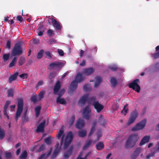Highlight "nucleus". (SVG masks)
Segmentation results:
<instances>
[{
    "instance_id": "nucleus-1",
    "label": "nucleus",
    "mask_w": 159,
    "mask_h": 159,
    "mask_svg": "<svg viewBox=\"0 0 159 159\" xmlns=\"http://www.w3.org/2000/svg\"><path fill=\"white\" fill-rule=\"evenodd\" d=\"M139 139L138 134H130L128 137L125 144V147L126 149L134 147Z\"/></svg>"
},
{
    "instance_id": "nucleus-2",
    "label": "nucleus",
    "mask_w": 159,
    "mask_h": 159,
    "mask_svg": "<svg viewBox=\"0 0 159 159\" xmlns=\"http://www.w3.org/2000/svg\"><path fill=\"white\" fill-rule=\"evenodd\" d=\"M17 109L16 113L15 120L17 121L20 116L23 110L24 102L23 99L20 98L17 99Z\"/></svg>"
},
{
    "instance_id": "nucleus-3",
    "label": "nucleus",
    "mask_w": 159,
    "mask_h": 159,
    "mask_svg": "<svg viewBox=\"0 0 159 159\" xmlns=\"http://www.w3.org/2000/svg\"><path fill=\"white\" fill-rule=\"evenodd\" d=\"M63 66L64 64L63 62L57 61L50 63L48 66V68L49 70H54L57 69L60 70Z\"/></svg>"
},
{
    "instance_id": "nucleus-4",
    "label": "nucleus",
    "mask_w": 159,
    "mask_h": 159,
    "mask_svg": "<svg viewBox=\"0 0 159 159\" xmlns=\"http://www.w3.org/2000/svg\"><path fill=\"white\" fill-rule=\"evenodd\" d=\"M139 81L140 80L139 79L134 80L129 84V87L132 89L137 93L139 92L141 88L140 86L138 83Z\"/></svg>"
},
{
    "instance_id": "nucleus-5",
    "label": "nucleus",
    "mask_w": 159,
    "mask_h": 159,
    "mask_svg": "<svg viewBox=\"0 0 159 159\" xmlns=\"http://www.w3.org/2000/svg\"><path fill=\"white\" fill-rule=\"evenodd\" d=\"M147 122V120L146 119L141 120L132 128L131 130L135 131L143 129L145 126Z\"/></svg>"
},
{
    "instance_id": "nucleus-6",
    "label": "nucleus",
    "mask_w": 159,
    "mask_h": 159,
    "mask_svg": "<svg viewBox=\"0 0 159 159\" xmlns=\"http://www.w3.org/2000/svg\"><path fill=\"white\" fill-rule=\"evenodd\" d=\"M22 53V51L20 45L19 43H16L12 50V54L13 56L20 55Z\"/></svg>"
},
{
    "instance_id": "nucleus-7",
    "label": "nucleus",
    "mask_w": 159,
    "mask_h": 159,
    "mask_svg": "<svg viewBox=\"0 0 159 159\" xmlns=\"http://www.w3.org/2000/svg\"><path fill=\"white\" fill-rule=\"evenodd\" d=\"M73 138L72 133L71 131L69 132L66 136L64 143V148L66 149L70 144Z\"/></svg>"
},
{
    "instance_id": "nucleus-8",
    "label": "nucleus",
    "mask_w": 159,
    "mask_h": 159,
    "mask_svg": "<svg viewBox=\"0 0 159 159\" xmlns=\"http://www.w3.org/2000/svg\"><path fill=\"white\" fill-rule=\"evenodd\" d=\"M91 110L90 109L89 106H86L82 113L84 118L86 120H89L91 116Z\"/></svg>"
},
{
    "instance_id": "nucleus-9",
    "label": "nucleus",
    "mask_w": 159,
    "mask_h": 159,
    "mask_svg": "<svg viewBox=\"0 0 159 159\" xmlns=\"http://www.w3.org/2000/svg\"><path fill=\"white\" fill-rule=\"evenodd\" d=\"M138 116V113L136 111L132 112L130 117L129 118L127 125H130L133 123L135 120Z\"/></svg>"
},
{
    "instance_id": "nucleus-10",
    "label": "nucleus",
    "mask_w": 159,
    "mask_h": 159,
    "mask_svg": "<svg viewBox=\"0 0 159 159\" xmlns=\"http://www.w3.org/2000/svg\"><path fill=\"white\" fill-rule=\"evenodd\" d=\"M92 105L98 113L100 112L104 108V106L100 104L98 101L93 102Z\"/></svg>"
},
{
    "instance_id": "nucleus-11",
    "label": "nucleus",
    "mask_w": 159,
    "mask_h": 159,
    "mask_svg": "<svg viewBox=\"0 0 159 159\" xmlns=\"http://www.w3.org/2000/svg\"><path fill=\"white\" fill-rule=\"evenodd\" d=\"M89 96L88 94H86L82 96L78 101L79 104L82 105L85 104L86 102H88V99Z\"/></svg>"
},
{
    "instance_id": "nucleus-12",
    "label": "nucleus",
    "mask_w": 159,
    "mask_h": 159,
    "mask_svg": "<svg viewBox=\"0 0 159 159\" xmlns=\"http://www.w3.org/2000/svg\"><path fill=\"white\" fill-rule=\"evenodd\" d=\"M46 123L45 120H43L38 125L37 127L36 131L37 132H44V127Z\"/></svg>"
},
{
    "instance_id": "nucleus-13",
    "label": "nucleus",
    "mask_w": 159,
    "mask_h": 159,
    "mask_svg": "<svg viewBox=\"0 0 159 159\" xmlns=\"http://www.w3.org/2000/svg\"><path fill=\"white\" fill-rule=\"evenodd\" d=\"M64 137V134L63 130L62 129H61L57 135V138L59 140L61 137L60 143L61 146H62L63 144Z\"/></svg>"
},
{
    "instance_id": "nucleus-14",
    "label": "nucleus",
    "mask_w": 159,
    "mask_h": 159,
    "mask_svg": "<svg viewBox=\"0 0 159 159\" xmlns=\"http://www.w3.org/2000/svg\"><path fill=\"white\" fill-rule=\"evenodd\" d=\"M141 151L140 148H137L131 155V159H135L139 155Z\"/></svg>"
},
{
    "instance_id": "nucleus-15",
    "label": "nucleus",
    "mask_w": 159,
    "mask_h": 159,
    "mask_svg": "<svg viewBox=\"0 0 159 159\" xmlns=\"http://www.w3.org/2000/svg\"><path fill=\"white\" fill-rule=\"evenodd\" d=\"M84 121L83 120L79 119L76 123V127L78 129H80L84 126Z\"/></svg>"
},
{
    "instance_id": "nucleus-16",
    "label": "nucleus",
    "mask_w": 159,
    "mask_h": 159,
    "mask_svg": "<svg viewBox=\"0 0 159 159\" xmlns=\"http://www.w3.org/2000/svg\"><path fill=\"white\" fill-rule=\"evenodd\" d=\"M95 70L93 68L90 67L84 69L83 73L86 75H89L94 72Z\"/></svg>"
},
{
    "instance_id": "nucleus-17",
    "label": "nucleus",
    "mask_w": 159,
    "mask_h": 159,
    "mask_svg": "<svg viewBox=\"0 0 159 159\" xmlns=\"http://www.w3.org/2000/svg\"><path fill=\"white\" fill-rule=\"evenodd\" d=\"M84 78L81 73H78L76 76L74 81L78 83H80L83 81Z\"/></svg>"
},
{
    "instance_id": "nucleus-18",
    "label": "nucleus",
    "mask_w": 159,
    "mask_h": 159,
    "mask_svg": "<svg viewBox=\"0 0 159 159\" xmlns=\"http://www.w3.org/2000/svg\"><path fill=\"white\" fill-rule=\"evenodd\" d=\"M61 88V84L60 82L58 81L55 84L53 88V93L56 94L59 91Z\"/></svg>"
},
{
    "instance_id": "nucleus-19",
    "label": "nucleus",
    "mask_w": 159,
    "mask_h": 159,
    "mask_svg": "<svg viewBox=\"0 0 159 159\" xmlns=\"http://www.w3.org/2000/svg\"><path fill=\"white\" fill-rule=\"evenodd\" d=\"M150 139V137L149 135L145 136L144 137L139 143V145L140 146H142L145 144V143H148Z\"/></svg>"
},
{
    "instance_id": "nucleus-20",
    "label": "nucleus",
    "mask_w": 159,
    "mask_h": 159,
    "mask_svg": "<svg viewBox=\"0 0 159 159\" xmlns=\"http://www.w3.org/2000/svg\"><path fill=\"white\" fill-rule=\"evenodd\" d=\"M73 150V147L71 146L70 147L69 149L68 150L64 153V157L66 159L69 158V157L71 154Z\"/></svg>"
},
{
    "instance_id": "nucleus-21",
    "label": "nucleus",
    "mask_w": 159,
    "mask_h": 159,
    "mask_svg": "<svg viewBox=\"0 0 159 159\" xmlns=\"http://www.w3.org/2000/svg\"><path fill=\"white\" fill-rule=\"evenodd\" d=\"M78 83L75 81H72L71 83L70 89L72 91H75L77 89L78 87Z\"/></svg>"
},
{
    "instance_id": "nucleus-22",
    "label": "nucleus",
    "mask_w": 159,
    "mask_h": 159,
    "mask_svg": "<svg viewBox=\"0 0 159 159\" xmlns=\"http://www.w3.org/2000/svg\"><path fill=\"white\" fill-rule=\"evenodd\" d=\"M19 74L18 72H16L15 73L11 75L9 77V82L11 83L12 81L15 80L17 78V76Z\"/></svg>"
},
{
    "instance_id": "nucleus-23",
    "label": "nucleus",
    "mask_w": 159,
    "mask_h": 159,
    "mask_svg": "<svg viewBox=\"0 0 159 159\" xmlns=\"http://www.w3.org/2000/svg\"><path fill=\"white\" fill-rule=\"evenodd\" d=\"M95 79L96 81L94 84V87L95 88H97L101 83L102 81L101 78L100 77L97 76L95 78Z\"/></svg>"
},
{
    "instance_id": "nucleus-24",
    "label": "nucleus",
    "mask_w": 159,
    "mask_h": 159,
    "mask_svg": "<svg viewBox=\"0 0 159 159\" xmlns=\"http://www.w3.org/2000/svg\"><path fill=\"white\" fill-rule=\"evenodd\" d=\"M104 147V144L102 142H100L96 145V148L98 150H101Z\"/></svg>"
},
{
    "instance_id": "nucleus-25",
    "label": "nucleus",
    "mask_w": 159,
    "mask_h": 159,
    "mask_svg": "<svg viewBox=\"0 0 159 159\" xmlns=\"http://www.w3.org/2000/svg\"><path fill=\"white\" fill-rule=\"evenodd\" d=\"M57 103L64 105L66 104V100L63 98H61V97H57L56 99Z\"/></svg>"
},
{
    "instance_id": "nucleus-26",
    "label": "nucleus",
    "mask_w": 159,
    "mask_h": 159,
    "mask_svg": "<svg viewBox=\"0 0 159 159\" xmlns=\"http://www.w3.org/2000/svg\"><path fill=\"white\" fill-rule=\"evenodd\" d=\"M53 26L55 28L56 30L57 31H59L61 29V25L57 20L55 22Z\"/></svg>"
},
{
    "instance_id": "nucleus-27",
    "label": "nucleus",
    "mask_w": 159,
    "mask_h": 159,
    "mask_svg": "<svg viewBox=\"0 0 159 159\" xmlns=\"http://www.w3.org/2000/svg\"><path fill=\"white\" fill-rule=\"evenodd\" d=\"M28 156L27 152L25 150L22 152L19 157L20 159H26Z\"/></svg>"
},
{
    "instance_id": "nucleus-28",
    "label": "nucleus",
    "mask_w": 159,
    "mask_h": 159,
    "mask_svg": "<svg viewBox=\"0 0 159 159\" xmlns=\"http://www.w3.org/2000/svg\"><path fill=\"white\" fill-rule=\"evenodd\" d=\"M17 60V57H14V58L12 59L11 61L9 64V68H11L13 66H14L16 63Z\"/></svg>"
},
{
    "instance_id": "nucleus-29",
    "label": "nucleus",
    "mask_w": 159,
    "mask_h": 159,
    "mask_svg": "<svg viewBox=\"0 0 159 159\" xmlns=\"http://www.w3.org/2000/svg\"><path fill=\"white\" fill-rule=\"evenodd\" d=\"M87 131L86 130H81L80 131L78 132L79 136L80 137L84 138L86 135Z\"/></svg>"
},
{
    "instance_id": "nucleus-30",
    "label": "nucleus",
    "mask_w": 159,
    "mask_h": 159,
    "mask_svg": "<svg viewBox=\"0 0 159 159\" xmlns=\"http://www.w3.org/2000/svg\"><path fill=\"white\" fill-rule=\"evenodd\" d=\"M91 144V140H89L87 141L86 143H85L83 148V150H84L87 149L90 146Z\"/></svg>"
},
{
    "instance_id": "nucleus-31",
    "label": "nucleus",
    "mask_w": 159,
    "mask_h": 159,
    "mask_svg": "<svg viewBox=\"0 0 159 159\" xmlns=\"http://www.w3.org/2000/svg\"><path fill=\"white\" fill-rule=\"evenodd\" d=\"M5 133L4 129L0 127V140H2L5 137Z\"/></svg>"
},
{
    "instance_id": "nucleus-32",
    "label": "nucleus",
    "mask_w": 159,
    "mask_h": 159,
    "mask_svg": "<svg viewBox=\"0 0 159 159\" xmlns=\"http://www.w3.org/2000/svg\"><path fill=\"white\" fill-rule=\"evenodd\" d=\"M110 82L111 84V86L112 87H115L117 83L116 79L114 77L111 78Z\"/></svg>"
},
{
    "instance_id": "nucleus-33",
    "label": "nucleus",
    "mask_w": 159,
    "mask_h": 159,
    "mask_svg": "<svg viewBox=\"0 0 159 159\" xmlns=\"http://www.w3.org/2000/svg\"><path fill=\"white\" fill-rule=\"evenodd\" d=\"M14 90L13 89H11L7 90V96L8 97H13L14 96Z\"/></svg>"
},
{
    "instance_id": "nucleus-34",
    "label": "nucleus",
    "mask_w": 159,
    "mask_h": 159,
    "mask_svg": "<svg viewBox=\"0 0 159 159\" xmlns=\"http://www.w3.org/2000/svg\"><path fill=\"white\" fill-rule=\"evenodd\" d=\"M41 109V107L40 106H38L35 108V115L36 117H38L39 115Z\"/></svg>"
},
{
    "instance_id": "nucleus-35",
    "label": "nucleus",
    "mask_w": 159,
    "mask_h": 159,
    "mask_svg": "<svg viewBox=\"0 0 159 159\" xmlns=\"http://www.w3.org/2000/svg\"><path fill=\"white\" fill-rule=\"evenodd\" d=\"M25 61V57H21L18 61L19 66H21L23 65Z\"/></svg>"
},
{
    "instance_id": "nucleus-36",
    "label": "nucleus",
    "mask_w": 159,
    "mask_h": 159,
    "mask_svg": "<svg viewBox=\"0 0 159 159\" xmlns=\"http://www.w3.org/2000/svg\"><path fill=\"white\" fill-rule=\"evenodd\" d=\"M44 51L43 49H41L38 52L37 55V58L38 59L41 58L43 57V53Z\"/></svg>"
},
{
    "instance_id": "nucleus-37",
    "label": "nucleus",
    "mask_w": 159,
    "mask_h": 159,
    "mask_svg": "<svg viewBox=\"0 0 159 159\" xmlns=\"http://www.w3.org/2000/svg\"><path fill=\"white\" fill-rule=\"evenodd\" d=\"M60 150H59V149H55L52 155V158H53L56 157L59 152Z\"/></svg>"
},
{
    "instance_id": "nucleus-38",
    "label": "nucleus",
    "mask_w": 159,
    "mask_h": 159,
    "mask_svg": "<svg viewBox=\"0 0 159 159\" xmlns=\"http://www.w3.org/2000/svg\"><path fill=\"white\" fill-rule=\"evenodd\" d=\"M57 75V72L56 71H52L48 75V78L50 80H51L53 78L55 77Z\"/></svg>"
},
{
    "instance_id": "nucleus-39",
    "label": "nucleus",
    "mask_w": 159,
    "mask_h": 159,
    "mask_svg": "<svg viewBox=\"0 0 159 159\" xmlns=\"http://www.w3.org/2000/svg\"><path fill=\"white\" fill-rule=\"evenodd\" d=\"M128 110V104H126L123 107V110L121 111V113L124 114V115L125 116L127 113Z\"/></svg>"
},
{
    "instance_id": "nucleus-40",
    "label": "nucleus",
    "mask_w": 159,
    "mask_h": 159,
    "mask_svg": "<svg viewBox=\"0 0 159 159\" xmlns=\"http://www.w3.org/2000/svg\"><path fill=\"white\" fill-rule=\"evenodd\" d=\"M75 118V115H72L69 121V126L71 127L73 124Z\"/></svg>"
},
{
    "instance_id": "nucleus-41",
    "label": "nucleus",
    "mask_w": 159,
    "mask_h": 159,
    "mask_svg": "<svg viewBox=\"0 0 159 159\" xmlns=\"http://www.w3.org/2000/svg\"><path fill=\"white\" fill-rule=\"evenodd\" d=\"M56 20L53 18H49L48 19V23L50 25H51V24L52 25L54 24V23L56 21Z\"/></svg>"
},
{
    "instance_id": "nucleus-42",
    "label": "nucleus",
    "mask_w": 159,
    "mask_h": 159,
    "mask_svg": "<svg viewBox=\"0 0 159 159\" xmlns=\"http://www.w3.org/2000/svg\"><path fill=\"white\" fill-rule=\"evenodd\" d=\"M10 53L5 54L3 55V58L4 61L6 62L9 59L10 57Z\"/></svg>"
},
{
    "instance_id": "nucleus-43",
    "label": "nucleus",
    "mask_w": 159,
    "mask_h": 159,
    "mask_svg": "<svg viewBox=\"0 0 159 159\" xmlns=\"http://www.w3.org/2000/svg\"><path fill=\"white\" fill-rule=\"evenodd\" d=\"M96 99V98L95 96L91 97L90 98L88 97V102L89 103H91V102H96L95 100Z\"/></svg>"
},
{
    "instance_id": "nucleus-44",
    "label": "nucleus",
    "mask_w": 159,
    "mask_h": 159,
    "mask_svg": "<svg viewBox=\"0 0 159 159\" xmlns=\"http://www.w3.org/2000/svg\"><path fill=\"white\" fill-rule=\"evenodd\" d=\"M44 141L48 145H50L52 143L51 138L50 137H48L45 139Z\"/></svg>"
},
{
    "instance_id": "nucleus-45",
    "label": "nucleus",
    "mask_w": 159,
    "mask_h": 159,
    "mask_svg": "<svg viewBox=\"0 0 159 159\" xmlns=\"http://www.w3.org/2000/svg\"><path fill=\"white\" fill-rule=\"evenodd\" d=\"M31 102L34 103H36L38 101L36 95H33L31 97Z\"/></svg>"
},
{
    "instance_id": "nucleus-46",
    "label": "nucleus",
    "mask_w": 159,
    "mask_h": 159,
    "mask_svg": "<svg viewBox=\"0 0 159 159\" xmlns=\"http://www.w3.org/2000/svg\"><path fill=\"white\" fill-rule=\"evenodd\" d=\"M47 34L49 37H52V35L54 34V31L53 30L49 29L48 30Z\"/></svg>"
},
{
    "instance_id": "nucleus-47",
    "label": "nucleus",
    "mask_w": 159,
    "mask_h": 159,
    "mask_svg": "<svg viewBox=\"0 0 159 159\" xmlns=\"http://www.w3.org/2000/svg\"><path fill=\"white\" fill-rule=\"evenodd\" d=\"M19 76L21 79L26 80L28 77V75L26 73H23L20 75Z\"/></svg>"
},
{
    "instance_id": "nucleus-48",
    "label": "nucleus",
    "mask_w": 159,
    "mask_h": 159,
    "mask_svg": "<svg viewBox=\"0 0 159 159\" xmlns=\"http://www.w3.org/2000/svg\"><path fill=\"white\" fill-rule=\"evenodd\" d=\"M95 127L94 125H93L92 126L90 132L89 134V136H91L95 131Z\"/></svg>"
},
{
    "instance_id": "nucleus-49",
    "label": "nucleus",
    "mask_w": 159,
    "mask_h": 159,
    "mask_svg": "<svg viewBox=\"0 0 159 159\" xmlns=\"http://www.w3.org/2000/svg\"><path fill=\"white\" fill-rule=\"evenodd\" d=\"M5 154L6 159H10L11 157V155L10 152H6Z\"/></svg>"
},
{
    "instance_id": "nucleus-50",
    "label": "nucleus",
    "mask_w": 159,
    "mask_h": 159,
    "mask_svg": "<svg viewBox=\"0 0 159 159\" xmlns=\"http://www.w3.org/2000/svg\"><path fill=\"white\" fill-rule=\"evenodd\" d=\"M45 54L48 59H50L52 58V56L50 51H46L45 52Z\"/></svg>"
},
{
    "instance_id": "nucleus-51",
    "label": "nucleus",
    "mask_w": 159,
    "mask_h": 159,
    "mask_svg": "<svg viewBox=\"0 0 159 159\" xmlns=\"http://www.w3.org/2000/svg\"><path fill=\"white\" fill-rule=\"evenodd\" d=\"M155 149V152L156 153L159 152V142H157L156 147L154 148Z\"/></svg>"
},
{
    "instance_id": "nucleus-52",
    "label": "nucleus",
    "mask_w": 159,
    "mask_h": 159,
    "mask_svg": "<svg viewBox=\"0 0 159 159\" xmlns=\"http://www.w3.org/2000/svg\"><path fill=\"white\" fill-rule=\"evenodd\" d=\"M83 90L84 91L87 92L89 90L90 87L88 84L85 85L83 87Z\"/></svg>"
},
{
    "instance_id": "nucleus-53",
    "label": "nucleus",
    "mask_w": 159,
    "mask_h": 159,
    "mask_svg": "<svg viewBox=\"0 0 159 159\" xmlns=\"http://www.w3.org/2000/svg\"><path fill=\"white\" fill-rule=\"evenodd\" d=\"M102 136V132L101 131H98L97 132V136L98 137L96 139V140L97 141H98L100 137Z\"/></svg>"
},
{
    "instance_id": "nucleus-54",
    "label": "nucleus",
    "mask_w": 159,
    "mask_h": 159,
    "mask_svg": "<svg viewBox=\"0 0 159 159\" xmlns=\"http://www.w3.org/2000/svg\"><path fill=\"white\" fill-rule=\"evenodd\" d=\"M65 92V90L64 89H61L57 94L58 95V96L57 97H61V96L64 94Z\"/></svg>"
},
{
    "instance_id": "nucleus-55",
    "label": "nucleus",
    "mask_w": 159,
    "mask_h": 159,
    "mask_svg": "<svg viewBox=\"0 0 159 159\" xmlns=\"http://www.w3.org/2000/svg\"><path fill=\"white\" fill-rule=\"evenodd\" d=\"M11 42L9 40H7V41L6 48H7L8 49H10L11 48Z\"/></svg>"
},
{
    "instance_id": "nucleus-56",
    "label": "nucleus",
    "mask_w": 159,
    "mask_h": 159,
    "mask_svg": "<svg viewBox=\"0 0 159 159\" xmlns=\"http://www.w3.org/2000/svg\"><path fill=\"white\" fill-rule=\"evenodd\" d=\"M43 84V82L42 80H40L39 81L36 85V89H38L39 88V87Z\"/></svg>"
},
{
    "instance_id": "nucleus-57",
    "label": "nucleus",
    "mask_w": 159,
    "mask_h": 159,
    "mask_svg": "<svg viewBox=\"0 0 159 159\" xmlns=\"http://www.w3.org/2000/svg\"><path fill=\"white\" fill-rule=\"evenodd\" d=\"M109 68L111 70L115 71L118 69V68L117 66H109Z\"/></svg>"
},
{
    "instance_id": "nucleus-58",
    "label": "nucleus",
    "mask_w": 159,
    "mask_h": 159,
    "mask_svg": "<svg viewBox=\"0 0 159 159\" xmlns=\"http://www.w3.org/2000/svg\"><path fill=\"white\" fill-rule=\"evenodd\" d=\"M153 56L154 59H156L159 57V52L152 54Z\"/></svg>"
},
{
    "instance_id": "nucleus-59",
    "label": "nucleus",
    "mask_w": 159,
    "mask_h": 159,
    "mask_svg": "<svg viewBox=\"0 0 159 159\" xmlns=\"http://www.w3.org/2000/svg\"><path fill=\"white\" fill-rule=\"evenodd\" d=\"M44 93L45 92L44 91H41V92H40V93L39 95V100H40L42 98H43Z\"/></svg>"
},
{
    "instance_id": "nucleus-60",
    "label": "nucleus",
    "mask_w": 159,
    "mask_h": 159,
    "mask_svg": "<svg viewBox=\"0 0 159 159\" xmlns=\"http://www.w3.org/2000/svg\"><path fill=\"white\" fill-rule=\"evenodd\" d=\"M155 153L156 152H153L149 154L146 156V158L148 159L154 156Z\"/></svg>"
},
{
    "instance_id": "nucleus-61",
    "label": "nucleus",
    "mask_w": 159,
    "mask_h": 159,
    "mask_svg": "<svg viewBox=\"0 0 159 159\" xmlns=\"http://www.w3.org/2000/svg\"><path fill=\"white\" fill-rule=\"evenodd\" d=\"M22 120L23 122H27L29 120L28 118L26 116H23L22 117Z\"/></svg>"
},
{
    "instance_id": "nucleus-62",
    "label": "nucleus",
    "mask_w": 159,
    "mask_h": 159,
    "mask_svg": "<svg viewBox=\"0 0 159 159\" xmlns=\"http://www.w3.org/2000/svg\"><path fill=\"white\" fill-rule=\"evenodd\" d=\"M56 41L54 39H50L49 40L48 42V43H49L50 44H52V43H56Z\"/></svg>"
},
{
    "instance_id": "nucleus-63",
    "label": "nucleus",
    "mask_w": 159,
    "mask_h": 159,
    "mask_svg": "<svg viewBox=\"0 0 159 159\" xmlns=\"http://www.w3.org/2000/svg\"><path fill=\"white\" fill-rule=\"evenodd\" d=\"M44 148L45 146L44 145L42 144L38 149V151L39 152H41V151L43 150L44 149Z\"/></svg>"
},
{
    "instance_id": "nucleus-64",
    "label": "nucleus",
    "mask_w": 159,
    "mask_h": 159,
    "mask_svg": "<svg viewBox=\"0 0 159 159\" xmlns=\"http://www.w3.org/2000/svg\"><path fill=\"white\" fill-rule=\"evenodd\" d=\"M58 52L60 56H62L64 55V52L61 49H58Z\"/></svg>"
}]
</instances>
